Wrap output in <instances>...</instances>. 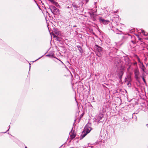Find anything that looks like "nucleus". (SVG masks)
I'll list each match as a JSON object with an SVG mask.
<instances>
[{"mask_svg":"<svg viewBox=\"0 0 148 148\" xmlns=\"http://www.w3.org/2000/svg\"><path fill=\"white\" fill-rule=\"evenodd\" d=\"M77 47L78 48V50L81 53H83V51L81 46L80 45H77Z\"/></svg>","mask_w":148,"mask_h":148,"instance_id":"obj_12","label":"nucleus"},{"mask_svg":"<svg viewBox=\"0 0 148 148\" xmlns=\"http://www.w3.org/2000/svg\"><path fill=\"white\" fill-rule=\"evenodd\" d=\"M141 64L140 66V67L141 69H142V70L143 71H145V66H144V65L143 64V63H142Z\"/></svg>","mask_w":148,"mask_h":148,"instance_id":"obj_14","label":"nucleus"},{"mask_svg":"<svg viewBox=\"0 0 148 148\" xmlns=\"http://www.w3.org/2000/svg\"><path fill=\"white\" fill-rule=\"evenodd\" d=\"M90 16L92 18V19L94 21H96V17L95 16H94V14H90Z\"/></svg>","mask_w":148,"mask_h":148,"instance_id":"obj_13","label":"nucleus"},{"mask_svg":"<svg viewBox=\"0 0 148 148\" xmlns=\"http://www.w3.org/2000/svg\"><path fill=\"white\" fill-rule=\"evenodd\" d=\"M132 81V78L131 76V74L127 75L125 79V82H127V81L131 82Z\"/></svg>","mask_w":148,"mask_h":148,"instance_id":"obj_6","label":"nucleus"},{"mask_svg":"<svg viewBox=\"0 0 148 148\" xmlns=\"http://www.w3.org/2000/svg\"><path fill=\"white\" fill-rule=\"evenodd\" d=\"M85 0L86 1V3H87L89 1V0Z\"/></svg>","mask_w":148,"mask_h":148,"instance_id":"obj_26","label":"nucleus"},{"mask_svg":"<svg viewBox=\"0 0 148 148\" xmlns=\"http://www.w3.org/2000/svg\"><path fill=\"white\" fill-rule=\"evenodd\" d=\"M147 125V126H148V124H147V125Z\"/></svg>","mask_w":148,"mask_h":148,"instance_id":"obj_31","label":"nucleus"},{"mask_svg":"<svg viewBox=\"0 0 148 148\" xmlns=\"http://www.w3.org/2000/svg\"><path fill=\"white\" fill-rule=\"evenodd\" d=\"M47 56L49 57H53V55H51L50 54H47L46 55Z\"/></svg>","mask_w":148,"mask_h":148,"instance_id":"obj_19","label":"nucleus"},{"mask_svg":"<svg viewBox=\"0 0 148 148\" xmlns=\"http://www.w3.org/2000/svg\"><path fill=\"white\" fill-rule=\"evenodd\" d=\"M29 65H30L29 68H30V67H31V66H30L31 64H29Z\"/></svg>","mask_w":148,"mask_h":148,"instance_id":"obj_28","label":"nucleus"},{"mask_svg":"<svg viewBox=\"0 0 148 148\" xmlns=\"http://www.w3.org/2000/svg\"><path fill=\"white\" fill-rule=\"evenodd\" d=\"M95 49L98 52L97 55L99 57H101L102 55L103 49L98 45H95L94 47Z\"/></svg>","mask_w":148,"mask_h":148,"instance_id":"obj_1","label":"nucleus"},{"mask_svg":"<svg viewBox=\"0 0 148 148\" xmlns=\"http://www.w3.org/2000/svg\"><path fill=\"white\" fill-rule=\"evenodd\" d=\"M34 1H35V0H34Z\"/></svg>","mask_w":148,"mask_h":148,"instance_id":"obj_34","label":"nucleus"},{"mask_svg":"<svg viewBox=\"0 0 148 148\" xmlns=\"http://www.w3.org/2000/svg\"><path fill=\"white\" fill-rule=\"evenodd\" d=\"M138 112L139 111H136L133 114V116L134 114H138Z\"/></svg>","mask_w":148,"mask_h":148,"instance_id":"obj_20","label":"nucleus"},{"mask_svg":"<svg viewBox=\"0 0 148 148\" xmlns=\"http://www.w3.org/2000/svg\"><path fill=\"white\" fill-rule=\"evenodd\" d=\"M131 42H132V43H133V44H134L135 43V42H135L134 40H132L131 41Z\"/></svg>","mask_w":148,"mask_h":148,"instance_id":"obj_23","label":"nucleus"},{"mask_svg":"<svg viewBox=\"0 0 148 148\" xmlns=\"http://www.w3.org/2000/svg\"><path fill=\"white\" fill-rule=\"evenodd\" d=\"M25 148H27V147H25Z\"/></svg>","mask_w":148,"mask_h":148,"instance_id":"obj_32","label":"nucleus"},{"mask_svg":"<svg viewBox=\"0 0 148 148\" xmlns=\"http://www.w3.org/2000/svg\"><path fill=\"white\" fill-rule=\"evenodd\" d=\"M127 86H131V84L130 83V82H131L127 81Z\"/></svg>","mask_w":148,"mask_h":148,"instance_id":"obj_18","label":"nucleus"},{"mask_svg":"<svg viewBox=\"0 0 148 148\" xmlns=\"http://www.w3.org/2000/svg\"><path fill=\"white\" fill-rule=\"evenodd\" d=\"M147 125V126H148V124H147V125Z\"/></svg>","mask_w":148,"mask_h":148,"instance_id":"obj_30","label":"nucleus"},{"mask_svg":"<svg viewBox=\"0 0 148 148\" xmlns=\"http://www.w3.org/2000/svg\"><path fill=\"white\" fill-rule=\"evenodd\" d=\"M91 130V128L90 127H88L86 126L85 127L84 131L86 132H87L88 134L89 133Z\"/></svg>","mask_w":148,"mask_h":148,"instance_id":"obj_8","label":"nucleus"},{"mask_svg":"<svg viewBox=\"0 0 148 148\" xmlns=\"http://www.w3.org/2000/svg\"><path fill=\"white\" fill-rule=\"evenodd\" d=\"M42 57V56H41V57H40L39 58H38V59H37V60H35V61H36V60H38V59H40V58Z\"/></svg>","mask_w":148,"mask_h":148,"instance_id":"obj_27","label":"nucleus"},{"mask_svg":"<svg viewBox=\"0 0 148 148\" xmlns=\"http://www.w3.org/2000/svg\"><path fill=\"white\" fill-rule=\"evenodd\" d=\"M142 79H143V81H144V83H146L145 80L144 78L143 77H142Z\"/></svg>","mask_w":148,"mask_h":148,"instance_id":"obj_22","label":"nucleus"},{"mask_svg":"<svg viewBox=\"0 0 148 148\" xmlns=\"http://www.w3.org/2000/svg\"><path fill=\"white\" fill-rule=\"evenodd\" d=\"M99 19L100 22L104 25L108 24L109 22L108 20H105L101 18H99Z\"/></svg>","mask_w":148,"mask_h":148,"instance_id":"obj_7","label":"nucleus"},{"mask_svg":"<svg viewBox=\"0 0 148 148\" xmlns=\"http://www.w3.org/2000/svg\"><path fill=\"white\" fill-rule=\"evenodd\" d=\"M134 73L135 75V77L136 80H138L139 77H138L139 74V72L138 70L137 69H136L134 70Z\"/></svg>","mask_w":148,"mask_h":148,"instance_id":"obj_5","label":"nucleus"},{"mask_svg":"<svg viewBox=\"0 0 148 148\" xmlns=\"http://www.w3.org/2000/svg\"><path fill=\"white\" fill-rule=\"evenodd\" d=\"M42 4L43 5H44V4L43 3H42Z\"/></svg>","mask_w":148,"mask_h":148,"instance_id":"obj_33","label":"nucleus"},{"mask_svg":"<svg viewBox=\"0 0 148 148\" xmlns=\"http://www.w3.org/2000/svg\"><path fill=\"white\" fill-rule=\"evenodd\" d=\"M138 62L140 63V64H141V63L142 62H141L140 58H138Z\"/></svg>","mask_w":148,"mask_h":148,"instance_id":"obj_21","label":"nucleus"},{"mask_svg":"<svg viewBox=\"0 0 148 148\" xmlns=\"http://www.w3.org/2000/svg\"><path fill=\"white\" fill-rule=\"evenodd\" d=\"M88 133L87 132H85L84 131H83L82 134H81L80 137V140L82 139L83 138H84L87 134Z\"/></svg>","mask_w":148,"mask_h":148,"instance_id":"obj_10","label":"nucleus"},{"mask_svg":"<svg viewBox=\"0 0 148 148\" xmlns=\"http://www.w3.org/2000/svg\"><path fill=\"white\" fill-rule=\"evenodd\" d=\"M131 37L133 39H134L135 38V37L134 36H131Z\"/></svg>","mask_w":148,"mask_h":148,"instance_id":"obj_24","label":"nucleus"},{"mask_svg":"<svg viewBox=\"0 0 148 148\" xmlns=\"http://www.w3.org/2000/svg\"><path fill=\"white\" fill-rule=\"evenodd\" d=\"M73 7L75 8V10H77L78 7L76 5H73Z\"/></svg>","mask_w":148,"mask_h":148,"instance_id":"obj_17","label":"nucleus"},{"mask_svg":"<svg viewBox=\"0 0 148 148\" xmlns=\"http://www.w3.org/2000/svg\"><path fill=\"white\" fill-rule=\"evenodd\" d=\"M49 8L51 12L54 14H56L59 13V10L55 6L53 5H51L49 6Z\"/></svg>","mask_w":148,"mask_h":148,"instance_id":"obj_3","label":"nucleus"},{"mask_svg":"<svg viewBox=\"0 0 148 148\" xmlns=\"http://www.w3.org/2000/svg\"><path fill=\"white\" fill-rule=\"evenodd\" d=\"M10 129V128H9V129H8V130L7 131H8L9 130V129Z\"/></svg>","mask_w":148,"mask_h":148,"instance_id":"obj_29","label":"nucleus"},{"mask_svg":"<svg viewBox=\"0 0 148 148\" xmlns=\"http://www.w3.org/2000/svg\"><path fill=\"white\" fill-rule=\"evenodd\" d=\"M54 37L56 38V39L58 41H60L61 40V38H60L59 37L56 36H54Z\"/></svg>","mask_w":148,"mask_h":148,"instance_id":"obj_16","label":"nucleus"},{"mask_svg":"<svg viewBox=\"0 0 148 148\" xmlns=\"http://www.w3.org/2000/svg\"><path fill=\"white\" fill-rule=\"evenodd\" d=\"M141 32L143 33V34L145 36H147L148 34V33H147L145 32L143 30H141Z\"/></svg>","mask_w":148,"mask_h":148,"instance_id":"obj_15","label":"nucleus"},{"mask_svg":"<svg viewBox=\"0 0 148 148\" xmlns=\"http://www.w3.org/2000/svg\"><path fill=\"white\" fill-rule=\"evenodd\" d=\"M125 60H129V59L127 58H125Z\"/></svg>","mask_w":148,"mask_h":148,"instance_id":"obj_25","label":"nucleus"},{"mask_svg":"<svg viewBox=\"0 0 148 148\" xmlns=\"http://www.w3.org/2000/svg\"><path fill=\"white\" fill-rule=\"evenodd\" d=\"M104 114L103 112L99 113L97 117L95 118V121L98 123L101 122H103V120L101 121L103 118V117Z\"/></svg>","mask_w":148,"mask_h":148,"instance_id":"obj_2","label":"nucleus"},{"mask_svg":"<svg viewBox=\"0 0 148 148\" xmlns=\"http://www.w3.org/2000/svg\"><path fill=\"white\" fill-rule=\"evenodd\" d=\"M125 69L124 67L121 68L120 69V71L119 72L118 75L119 78L121 80L122 78V76L124 73V71Z\"/></svg>","mask_w":148,"mask_h":148,"instance_id":"obj_4","label":"nucleus"},{"mask_svg":"<svg viewBox=\"0 0 148 148\" xmlns=\"http://www.w3.org/2000/svg\"><path fill=\"white\" fill-rule=\"evenodd\" d=\"M88 133L87 132H85L84 131H83L82 134H81L80 137V140L82 139L83 138H84L87 134Z\"/></svg>","mask_w":148,"mask_h":148,"instance_id":"obj_9","label":"nucleus"},{"mask_svg":"<svg viewBox=\"0 0 148 148\" xmlns=\"http://www.w3.org/2000/svg\"><path fill=\"white\" fill-rule=\"evenodd\" d=\"M73 130V128H72V130L71 131V132L70 133V137L72 139H73V138H74L75 136V134L72 132V130Z\"/></svg>","mask_w":148,"mask_h":148,"instance_id":"obj_11","label":"nucleus"}]
</instances>
